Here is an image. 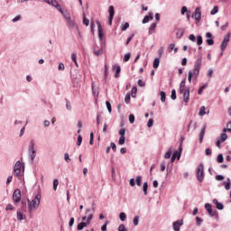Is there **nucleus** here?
I'll return each mask as SVG.
<instances>
[{"mask_svg":"<svg viewBox=\"0 0 231 231\" xmlns=\"http://www.w3.org/2000/svg\"><path fill=\"white\" fill-rule=\"evenodd\" d=\"M108 14H109V17H108V24H113V18L115 17V6L110 5L108 8Z\"/></svg>","mask_w":231,"mask_h":231,"instance_id":"nucleus-10","label":"nucleus"},{"mask_svg":"<svg viewBox=\"0 0 231 231\" xmlns=\"http://www.w3.org/2000/svg\"><path fill=\"white\" fill-rule=\"evenodd\" d=\"M185 79L180 82L179 93L183 95V100L187 104L190 98V88H185Z\"/></svg>","mask_w":231,"mask_h":231,"instance_id":"nucleus-2","label":"nucleus"},{"mask_svg":"<svg viewBox=\"0 0 231 231\" xmlns=\"http://www.w3.org/2000/svg\"><path fill=\"white\" fill-rule=\"evenodd\" d=\"M17 219L18 221H23V219H24V216H23V212H21V210H17Z\"/></svg>","mask_w":231,"mask_h":231,"instance_id":"nucleus-24","label":"nucleus"},{"mask_svg":"<svg viewBox=\"0 0 231 231\" xmlns=\"http://www.w3.org/2000/svg\"><path fill=\"white\" fill-rule=\"evenodd\" d=\"M28 152L31 161L33 162L35 160V156H37V151H35V141L31 140L29 143Z\"/></svg>","mask_w":231,"mask_h":231,"instance_id":"nucleus-5","label":"nucleus"},{"mask_svg":"<svg viewBox=\"0 0 231 231\" xmlns=\"http://www.w3.org/2000/svg\"><path fill=\"white\" fill-rule=\"evenodd\" d=\"M14 176H21V161L16 162L14 168Z\"/></svg>","mask_w":231,"mask_h":231,"instance_id":"nucleus-11","label":"nucleus"},{"mask_svg":"<svg viewBox=\"0 0 231 231\" xmlns=\"http://www.w3.org/2000/svg\"><path fill=\"white\" fill-rule=\"evenodd\" d=\"M228 138V135H226V134H221L220 135V140L221 142H226V139Z\"/></svg>","mask_w":231,"mask_h":231,"instance_id":"nucleus-42","label":"nucleus"},{"mask_svg":"<svg viewBox=\"0 0 231 231\" xmlns=\"http://www.w3.org/2000/svg\"><path fill=\"white\" fill-rule=\"evenodd\" d=\"M207 86H208L207 84L201 86V87L199 88L198 94H199V95H201V93H203V89H206Z\"/></svg>","mask_w":231,"mask_h":231,"instance_id":"nucleus-46","label":"nucleus"},{"mask_svg":"<svg viewBox=\"0 0 231 231\" xmlns=\"http://www.w3.org/2000/svg\"><path fill=\"white\" fill-rule=\"evenodd\" d=\"M28 207H29V212H32V210H37L39 208V205H41V194H37L32 200L28 199Z\"/></svg>","mask_w":231,"mask_h":231,"instance_id":"nucleus-3","label":"nucleus"},{"mask_svg":"<svg viewBox=\"0 0 231 231\" xmlns=\"http://www.w3.org/2000/svg\"><path fill=\"white\" fill-rule=\"evenodd\" d=\"M201 66H203V56L200 54L194 62L193 69L189 70L188 73V80L189 83L192 82V78H194V80H198Z\"/></svg>","mask_w":231,"mask_h":231,"instance_id":"nucleus-1","label":"nucleus"},{"mask_svg":"<svg viewBox=\"0 0 231 231\" xmlns=\"http://www.w3.org/2000/svg\"><path fill=\"white\" fill-rule=\"evenodd\" d=\"M227 182L226 183L225 189L226 190H230V187H231V181H230V178H227Z\"/></svg>","mask_w":231,"mask_h":231,"instance_id":"nucleus-37","label":"nucleus"},{"mask_svg":"<svg viewBox=\"0 0 231 231\" xmlns=\"http://www.w3.org/2000/svg\"><path fill=\"white\" fill-rule=\"evenodd\" d=\"M66 107L69 111H71V103L68 99H66Z\"/></svg>","mask_w":231,"mask_h":231,"instance_id":"nucleus-55","label":"nucleus"},{"mask_svg":"<svg viewBox=\"0 0 231 231\" xmlns=\"http://www.w3.org/2000/svg\"><path fill=\"white\" fill-rule=\"evenodd\" d=\"M120 136H125V128H122L119 130Z\"/></svg>","mask_w":231,"mask_h":231,"instance_id":"nucleus-62","label":"nucleus"},{"mask_svg":"<svg viewBox=\"0 0 231 231\" xmlns=\"http://www.w3.org/2000/svg\"><path fill=\"white\" fill-rule=\"evenodd\" d=\"M152 125H154V120L149 119L148 123H147V126L148 127H152Z\"/></svg>","mask_w":231,"mask_h":231,"instance_id":"nucleus-57","label":"nucleus"},{"mask_svg":"<svg viewBox=\"0 0 231 231\" xmlns=\"http://www.w3.org/2000/svg\"><path fill=\"white\" fill-rule=\"evenodd\" d=\"M160 66V59L159 58H155L153 60V68L154 69H157V68Z\"/></svg>","mask_w":231,"mask_h":231,"instance_id":"nucleus-23","label":"nucleus"},{"mask_svg":"<svg viewBox=\"0 0 231 231\" xmlns=\"http://www.w3.org/2000/svg\"><path fill=\"white\" fill-rule=\"evenodd\" d=\"M183 143V141L180 142V145L179 147V152L178 151H174L172 156H174L175 158H178V160H180V158H181V151H183V148L181 147Z\"/></svg>","mask_w":231,"mask_h":231,"instance_id":"nucleus-13","label":"nucleus"},{"mask_svg":"<svg viewBox=\"0 0 231 231\" xmlns=\"http://www.w3.org/2000/svg\"><path fill=\"white\" fill-rule=\"evenodd\" d=\"M127 218V215H125V213L122 212L119 215V219H121L122 221H125V219Z\"/></svg>","mask_w":231,"mask_h":231,"instance_id":"nucleus-41","label":"nucleus"},{"mask_svg":"<svg viewBox=\"0 0 231 231\" xmlns=\"http://www.w3.org/2000/svg\"><path fill=\"white\" fill-rule=\"evenodd\" d=\"M213 203L216 205V208H217V210H223V208H225V206L221 202L217 201V199H213Z\"/></svg>","mask_w":231,"mask_h":231,"instance_id":"nucleus-16","label":"nucleus"},{"mask_svg":"<svg viewBox=\"0 0 231 231\" xmlns=\"http://www.w3.org/2000/svg\"><path fill=\"white\" fill-rule=\"evenodd\" d=\"M205 131H207V125H204L199 132V143H203V138L205 137Z\"/></svg>","mask_w":231,"mask_h":231,"instance_id":"nucleus-15","label":"nucleus"},{"mask_svg":"<svg viewBox=\"0 0 231 231\" xmlns=\"http://www.w3.org/2000/svg\"><path fill=\"white\" fill-rule=\"evenodd\" d=\"M206 42H207L208 46H213V44H214V39L209 38V39H208V40L206 41Z\"/></svg>","mask_w":231,"mask_h":231,"instance_id":"nucleus-47","label":"nucleus"},{"mask_svg":"<svg viewBox=\"0 0 231 231\" xmlns=\"http://www.w3.org/2000/svg\"><path fill=\"white\" fill-rule=\"evenodd\" d=\"M199 116H204V115H207L205 106H201L199 112Z\"/></svg>","mask_w":231,"mask_h":231,"instance_id":"nucleus-29","label":"nucleus"},{"mask_svg":"<svg viewBox=\"0 0 231 231\" xmlns=\"http://www.w3.org/2000/svg\"><path fill=\"white\" fill-rule=\"evenodd\" d=\"M158 55L159 57H162V55H163V47H160V49L158 50Z\"/></svg>","mask_w":231,"mask_h":231,"instance_id":"nucleus-64","label":"nucleus"},{"mask_svg":"<svg viewBox=\"0 0 231 231\" xmlns=\"http://www.w3.org/2000/svg\"><path fill=\"white\" fill-rule=\"evenodd\" d=\"M137 84H138V86H139L140 88H144V86H145V83H144L142 79H139V80L137 81Z\"/></svg>","mask_w":231,"mask_h":231,"instance_id":"nucleus-59","label":"nucleus"},{"mask_svg":"<svg viewBox=\"0 0 231 231\" xmlns=\"http://www.w3.org/2000/svg\"><path fill=\"white\" fill-rule=\"evenodd\" d=\"M215 180H217V181H223V180H225V176H223V175H217L215 177Z\"/></svg>","mask_w":231,"mask_h":231,"instance_id":"nucleus-48","label":"nucleus"},{"mask_svg":"<svg viewBox=\"0 0 231 231\" xmlns=\"http://www.w3.org/2000/svg\"><path fill=\"white\" fill-rule=\"evenodd\" d=\"M57 187H59V180H53V190H57Z\"/></svg>","mask_w":231,"mask_h":231,"instance_id":"nucleus-43","label":"nucleus"},{"mask_svg":"<svg viewBox=\"0 0 231 231\" xmlns=\"http://www.w3.org/2000/svg\"><path fill=\"white\" fill-rule=\"evenodd\" d=\"M91 219H93V214H89L88 217H87V225H89L91 223Z\"/></svg>","mask_w":231,"mask_h":231,"instance_id":"nucleus-53","label":"nucleus"},{"mask_svg":"<svg viewBox=\"0 0 231 231\" xmlns=\"http://www.w3.org/2000/svg\"><path fill=\"white\" fill-rule=\"evenodd\" d=\"M67 23H68L69 26H70L71 28H73V26H75V22H73V20H71V18H69V20H67Z\"/></svg>","mask_w":231,"mask_h":231,"instance_id":"nucleus-54","label":"nucleus"},{"mask_svg":"<svg viewBox=\"0 0 231 231\" xmlns=\"http://www.w3.org/2000/svg\"><path fill=\"white\" fill-rule=\"evenodd\" d=\"M139 221H140V217L135 216V217H134V220H133L134 226H138Z\"/></svg>","mask_w":231,"mask_h":231,"instance_id":"nucleus-32","label":"nucleus"},{"mask_svg":"<svg viewBox=\"0 0 231 231\" xmlns=\"http://www.w3.org/2000/svg\"><path fill=\"white\" fill-rule=\"evenodd\" d=\"M197 44L201 46L203 44V37L201 35L197 36Z\"/></svg>","mask_w":231,"mask_h":231,"instance_id":"nucleus-28","label":"nucleus"},{"mask_svg":"<svg viewBox=\"0 0 231 231\" xmlns=\"http://www.w3.org/2000/svg\"><path fill=\"white\" fill-rule=\"evenodd\" d=\"M130 59H131V54H130V52L125 54V56H124V61H125V62H128V60H129Z\"/></svg>","mask_w":231,"mask_h":231,"instance_id":"nucleus-44","label":"nucleus"},{"mask_svg":"<svg viewBox=\"0 0 231 231\" xmlns=\"http://www.w3.org/2000/svg\"><path fill=\"white\" fill-rule=\"evenodd\" d=\"M110 147L114 151V152H116V144L115 143H111Z\"/></svg>","mask_w":231,"mask_h":231,"instance_id":"nucleus-61","label":"nucleus"},{"mask_svg":"<svg viewBox=\"0 0 231 231\" xmlns=\"http://www.w3.org/2000/svg\"><path fill=\"white\" fill-rule=\"evenodd\" d=\"M160 96H161V102H165L167 98V95L163 91H161Z\"/></svg>","mask_w":231,"mask_h":231,"instance_id":"nucleus-30","label":"nucleus"},{"mask_svg":"<svg viewBox=\"0 0 231 231\" xmlns=\"http://www.w3.org/2000/svg\"><path fill=\"white\" fill-rule=\"evenodd\" d=\"M205 208L206 210H208L210 217H214V216H217V217H219V214L217 213V210H212V205H210L209 203L205 204Z\"/></svg>","mask_w":231,"mask_h":231,"instance_id":"nucleus-6","label":"nucleus"},{"mask_svg":"<svg viewBox=\"0 0 231 231\" xmlns=\"http://www.w3.org/2000/svg\"><path fill=\"white\" fill-rule=\"evenodd\" d=\"M61 14H62L64 19H66V21H69V19H71V16L69 15V13L64 12V11L62 10V13H61Z\"/></svg>","mask_w":231,"mask_h":231,"instance_id":"nucleus-26","label":"nucleus"},{"mask_svg":"<svg viewBox=\"0 0 231 231\" xmlns=\"http://www.w3.org/2000/svg\"><path fill=\"white\" fill-rule=\"evenodd\" d=\"M138 92V88H136V87H134L132 88V97L133 98H136V93Z\"/></svg>","mask_w":231,"mask_h":231,"instance_id":"nucleus-36","label":"nucleus"},{"mask_svg":"<svg viewBox=\"0 0 231 231\" xmlns=\"http://www.w3.org/2000/svg\"><path fill=\"white\" fill-rule=\"evenodd\" d=\"M104 53V51H102V49L97 51L96 48H94V54L97 56V57H100V55H102Z\"/></svg>","mask_w":231,"mask_h":231,"instance_id":"nucleus-27","label":"nucleus"},{"mask_svg":"<svg viewBox=\"0 0 231 231\" xmlns=\"http://www.w3.org/2000/svg\"><path fill=\"white\" fill-rule=\"evenodd\" d=\"M147 189H149V183L148 182H143V190L144 196H147Z\"/></svg>","mask_w":231,"mask_h":231,"instance_id":"nucleus-22","label":"nucleus"},{"mask_svg":"<svg viewBox=\"0 0 231 231\" xmlns=\"http://www.w3.org/2000/svg\"><path fill=\"white\" fill-rule=\"evenodd\" d=\"M129 122L130 124H134V115H130L129 116Z\"/></svg>","mask_w":231,"mask_h":231,"instance_id":"nucleus-60","label":"nucleus"},{"mask_svg":"<svg viewBox=\"0 0 231 231\" xmlns=\"http://www.w3.org/2000/svg\"><path fill=\"white\" fill-rule=\"evenodd\" d=\"M135 181L138 187H142V176H137Z\"/></svg>","mask_w":231,"mask_h":231,"instance_id":"nucleus-31","label":"nucleus"},{"mask_svg":"<svg viewBox=\"0 0 231 231\" xmlns=\"http://www.w3.org/2000/svg\"><path fill=\"white\" fill-rule=\"evenodd\" d=\"M125 104H129L131 102V94H126L125 97Z\"/></svg>","mask_w":231,"mask_h":231,"instance_id":"nucleus-45","label":"nucleus"},{"mask_svg":"<svg viewBox=\"0 0 231 231\" xmlns=\"http://www.w3.org/2000/svg\"><path fill=\"white\" fill-rule=\"evenodd\" d=\"M77 145H78L79 147H80V145H82V135H79V136H78Z\"/></svg>","mask_w":231,"mask_h":231,"instance_id":"nucleus-50","label":"nucleus"},{"mask_svg":"<svg viewBox=\"0 0 231 231\" xmlns=\"http://www.w3.org/2000/svg\"><path fill=\"white\" fill-rule=\"evenodd\" d=\"M226 46H228V43H226L225 42H221L220 50H221L222 52L225 51V50H226Z\"/></svg>","mask_w":231,"mask_h":231,"instance_id":"nucleus-34","label":"nucleus"},{"mask_svg":"<svg viewBox=\"0 0 231 231\" xmlns=\"http://www.w3.org/2000/svg\"><path fill=\"white\" fill-rule=\"evenodd\" d=\"M197 180L199 183L203 182V180H205V166L203 163H200L197 168Z\"/></svg>","mask_w":231,"mask_h":231,"instance_id":"nucleus-4","label":"nucleus"},{"mask_svg":"<svg viewBox=\"0 0 231 231\" xmlns=\"http://www.w3.org/2000/svg\"><path fill=\"white\" fill-rule=\"evenodd\" d=\"M174 48H176V44H174V43L170 44V46L168 48V51L171 53V51H172V50H174Z\"/></svg>","mask_w":231,"mask_h":231,"instance_id":"nucleus-58","label":"nucleus"},{"mask_svg":"<svg viewBox=\"0 0 231 231\" xmlns=\"http://www.w3.org/2000/svg\"><path fill=\"white\" fill-rule=\"evenodd\" d=\"M183 33H185V30L184 29H179L176 32L177 39H181V37H183Z\"/></svg>","mask_w":231,"mask_h":231,"instance_id":"nucleus-18","label":"nucleus"},{"mask_svg":"<svg viewBox=\"0 0 231 231\" xmlns=\"http://www.w3.org/2000/svg\"><path fill=\"white\" fill-rule=\"evenodd\" d=\"M217 162L218 163H223V162H224L223 154L220 153V154L217 155Z\"/></svg>","mask_w":231,"mask_h":231,"instance_id":"nucleus-40","label":"nucleus"},{"mask_svg":"<svg viewBox=\"0 0 231 231\" xmlns=\"http://www.w3.org/2000/svg\"><path fill=\"white\" fill-rule=\"evenodd\" d=\"M83 24L89 26V19L86 18V14H83Z\"/></svg>","mask_w":231,"mask_h":231,"instance_id":"nucleus-35","label":"nucleus"},{"mask_svg":"<svg viewBox=\"0 0 231 231\" xmlns=\"http://www.w3.org/2000/svg\"><path fill=\"white\" fill-rule=\"evenodd\" d=\"M14 203H19L21 201V189H16L13 193Z\"/></svg>","mask_w":231,"mask_h":231,"instance_id":"nucleus-7","label":"nucleus"},{"mask_svg":"<svg viewBox=\"0 0 231 231\" xmlns=\"http://www.w3.org/2000/svg\"><path fill=\"white\" fill-rule=\"evenodd\" d=\"M180 226H183V219L177 220L172 223V228L174 231H180Z\"/></svg>","mask_w":231,"mask_h":231,"instance_id":"nucleus-12","label":"nucleus"},{"mask_svg":"<svg viewBox=\"0 0 231 231\" xmlns=\"http://www.w3.org/2000/svg\"><path fill=\"white\" fill-rule=\"evenodd\" d=\"M118 143L119 145H124V143H125V136H120Z\"/></svg>","mask_w":231,"mask_h":231,"instance_id":"nucleus-39","label":"nucleus"},{"mask_svg":"<svg viewBox=\"0 0 231 231\" xmlns=\"http://www.w3.org/2000/svg\"><path fill=\"white\" fill-rule=\"evenodd\" d=\"M51 5L54 6L60 14H62V7L60 5H59V2L57 0H51Z\"/></svg>","mask_w":231,"mask_h":231,"instance_id":"nucleus-14","label":"nucleus"},{"mask_svg":"<svg viewBox=\"0 0 231 231\" xmlns=\"http://www.w3.org/2000/svg\"><path fill=\"white\" fill-rule=\"evenodd\" d=\"M106 106L108 113H111V111H112L111 103L109 101H106Z\"/></svg>","mask_w":231,"mask_h":231,"instance_id":"nucleus-51","label":"nucleus"},{"mask_svg":"<svg viewBox=\"0 0 231 231\" xmlns=\"http://www.w3.org/2000/svg\"><path fill=\"white\" fill-rule=\"evenodd\" d=\"M171 154H172V147L169 148V150L164 154V158H166V160H169Z\"/></svg>","mask_w":231,"mask_h":231,"instance_id":"nucleus-21","label":"nucleus"},{"mask_svg":"<svg viewBox=\"0 0 231 231\" xmlns=\"http://www.w3.org/2000/svg\"><path fill=\"white\" fill-rule=\"evenodd\" d=\"M64 160L67 163H69V162H71V159H69V153L64 154Z\"/></svg>","mask_w":231,"mask_h":231,"instance_id":"nucleus-52","label":"nucleus"},{"mask_svg":"<svg viewBox=\"0 0 231 231\" xmlns=\"http://www.w3.org/2000/svg\"><path fill=\"white\" fill-rule=\"evenodd\" d=\"M129 28V23H125V24L121 25V32H125Z\"/></svg>","mask_w":231,"mask_h":231,"instance_id":"nucleus-38","label":"nucleus"},{"mask_svg":"<svg viewBox=\"0 0 231 231\" xmlns=\"http://www.w3.org/2000/svg\"><path fill=\"white\" fill-rule=\"evenodd\" d=\"M118 231H127V228H125L124 224H121L118 227Z\"/></svg>","mask_w":231,"mask_h":231,"instance_id":"nucleus-56","label":"nucleus"},{"mask_svg":"<svg viewBox=\"0 0 231 231\" xmlns=\"http://www.w3.org/2000/svg\"><path fill=\"white\" fill-rule=\"evenodd\" d=\"M189 41H191L192 42H196V36L194 34H190L189 36Z\"/></svg>","mask_w":231,"mask_h":231,"instance_id":"nucleus-63","label":"nucleus"},{"mask_svg":"<svg viewBox=\"0 0 231 231\" xmlns=\"http://www.w3.org/2000/svg\"><path fill=\"white\" fill-rule=\"evenodd\" d=\"M219 12V7L214 6L213 9L211 10L210 14L211 15H216Z\"/></svg>","mask_w":231,"mask_h":231,"instance_id":"nucleus-33","label":"nucleus"},{"mask_svg":"<svg viewBox=\"0 0 231 231\" xmlns=\"http://www.w3.org/2000/svg\"><path fill=\"white\" fill-rule=\"evenodd\" d=\"M113 69H115L116 68V74H115V77H116V79H118V77H120V71H122V68L120 67V65H113Z\"/></svg>","mask_w":231,"mask_h":231,"instance_id":"nucleus-17","label":"nucleus"},{"mask_svg":"<svg viewBox=\"0 0 231 231\" xmlns=\"http://www.w3.org/2000/svg\"><path fill=\"white\" fill-rule=\"evenodd\" d=\"M97 35L99 41H104V29L102 28V23L100 22L97 21Z\"/></svg>","mask_w":231,"mask_h":231,"instance_id":"nucleus-9","label":"nucleus"},{"mask_svg":"<svg viewBox=\"0 0 231 231\" xmlns=\"http://www.w3.org/2000/svg\"><path fill=\"white\" fill-rule=\"evenodd\" d=\"M191 17L194 18L197 23H199V21H201V8L197 7Z\"/></svg>","mask_w":231,"mask_h":231,"instance_id":"nucleus-8","label":"nucleus"},{"mask_svg":"<svg viewBox=\"0 0 231 231\" xmlns=\"http://www.w3.org/2000/svg\"><path fill=\"white\" fill-rule=\"evenodd\" d=\"M86 226H88V223L81 222V223L78 224L77 229L78 230H84V228H86Z\"/></svg>","mask_w":231,"mask_h":231,"instance_id":"nucleus-19","label":"nucleus"},{"mask_svg":"<svg viewBox=\"0 0 231 231\" xmlns=\"http://www.w3.org/2000/svg\"><path fill=\"white\" fill-rule=\"evenodd\" d=\"M155 29H156V23H153L151 24V26L149 28V35H152V32Z\"/></svg>","mask_w":231,"mask_h":231,"instance_id":"nucleus-25","label":"nucleus"},{"mask_svg":"<svg viewBox=\"0 0 231 231\" xmlns=\"http://www.w3.org/2000/svg\"><path fill=\"white\" fill-rule=\"evenodd\" d=\"M171 100H176V89L171 90Z\"/></svg>","mask_w":231,"mask_h":231,"instance_id":"nucleus-49","label":"nucleus"},{"mask_svg":"<svg viewBox=\"0 0 231 231\" xmlns=\"http://www.w3.org/2000/svg\"><path fill=\"white\" fill-rule=\"evenodd\" d=\"M230 36H231V33L230 32H227L225 36H224V39L222 41V42H226L228 44V42H230Z\"/></svg>","mask_w":231,"mask_h":231,"instance_id":"nucleus-20","label":"nucleus"}]
</instances>
